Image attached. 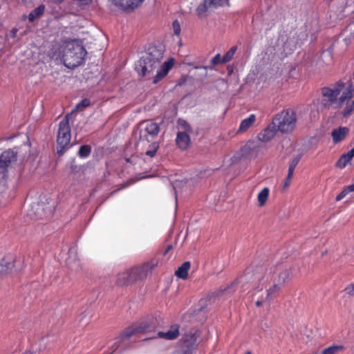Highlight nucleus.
Returning <instances> with one entry per match:
<instances>
[{
    "label": "nucleus",
    "mask_w": 354,
    "mask_h": 354,
    "mask_svg": "<svg viewBox=\"0 0 354 354\" xmlns=\"http://www.w3.org/2000/svg\"><path fill=\"white\" fill-rule=\"evenodd\" d=\"M344 87V84L341 81L337 82L333 87H323L322 88V105L325 108H330L337 103V96Z\"/></svg>",
    "instance_id": "6e6552de"
},
{
    "label": "nucleus",
    "mask_w": 354,
    "mask_h": 354,
    "mask_svg": "<svg viewBox=\"0 0 354 354\" xmlns=\"http://www.w3.org/2000/svg\"><path fill=\"white\" fill-rule=\"evenodd\" d=\"M91 104V101L88 98H84L81 100L77 105L76 109H79L81 108L88 107Z\"/></svg>",
    "instance_id": "4c0bfd02"
},
{
    "label": "nucleus",
    "mask_w": 354,
    "mask_h": 354,
    "mask_svg": "<svg viewBox=\"0 0 354 354\" xmlns=\"http://www.w3.org/2000/svg\"><path fill=\"white\" fill-rule=\"evenodd\" d=\"M178 124L179 128L182 130L181 132H186L187 133H189L192 131V128L187 121L184 120H179Z\"/></svg>",
    "instance_id": "473e14b6"
},
{
    "label": "nucleus",
    "mask_w": 354,
    "mask_h": 354,
    "mask_svg": "<svg viewBox=\"0 0 354 354\" xmlns=\"http://www.w3.org/2000/svg\"><path fill=\"white\" fill-rule=\"evenodd\" d=\"M178 147L181 149H186L190 143V138L186 132H178L176 138Z\"/></svg>",
    "instance_id": "a211bd4d"
},
{
    "label": "nucleus",
    "mask_w": 354,
    "mask_h": 354,
    "mask_svg": "<svg viewBox=\"0 0 354 354\" xmlns=\"http://www.w3.org/2000/svg\"><path fill=\"white\" fill-rule=\"evenodd\" d=\"M348 193L354 192V184L346 187Z\"/></svg>",
    "instance_id": "c03bdc74"
},
{
    "label": "nucleus",
    "mask_w": 354,
    "mask_h": 354,
    "mask_svg": "<svg viewBox=\"0 0 354 354\" xmlns=\"http://www.w3.org/2000/svg\"><path fill=\"white\" fill-rule=\"evenodd\" d=\"M297 117L292 109L281 111L272 120V124L282 133H288L295 127Z\"/></svg>",
    "instance_id": "39448f33"
},
{
    "label": "nucleus",
    "mask_w": 354,
    "mask_h": 354,
    "mask_svg": "<svg viewBox=\"0 0 354 354\" xmlns=\"http://www.w3.org/2000/svg\"><path fill=\"white\" fill-rule=\"evenodd\" d=\"M270 194V189L268 187H264L259 194L257 196V200L259 203V206L262 207L263 206L269 196Z\"/></svg>",
    "instance_id": "b1692460"
},
{
    "label": "nucleus",
    "mask_w": 354,
    "mask_h": 354,
    "mask_svg": "<svg viewBox=\"0 0 354 354\" xmlns=\"http://www.w3.org/2000/svg\"><path fill=\"white\" fill-rule=\"evenodd\" d=\"M294 171H295V168L288 167V174H287L288 178H292L293 174H294Z\"/></svg>",
    "instance_id": "37998d69"
},
{
    "label": "nucleus",
    "mask_w": 354,
    "mask_h": 354,
    "mask_svg": "<svg viewBox=\"0 0 354 354\" xmlns=\"http://www.w3.org/2000/svg\"><path fill=\"white\" fill-rule=\"evenodd\" d=\"M223 64L222 58L221 57V55L219 53L215 55L210 61V65L209 66H203L200 67H196V68H203V69H213L214 66L218 64Z\"/></svg>",
    "instance_id": "cd10ccee"
},
{
    "label": "nucleus",
    "mask_w": 354,
    "mask_h": 354,
    "mask_svg": "<svg viewBox=\"0 0 354 354\" xmlns=\"http://www.w3.org/2000/svg\"><path fill=\"white\" fill-rule=\"evenodd\" d=\"M140 126L139 142L142 141L154 142L153 141L160 131L159 125L151 120H147L141 122Z\"/></svg>",
    "instance_id": "1a4fd4ad"
},
{
    "label": "nucleus",
    "mask_w": 354,
    "mask_h": 354,
    "mask_svg": "<svg viewBox=\"0 0 354 354\" xmlns=\"http://www.w3.org/2000/svg\"><path fill=\"white\" fill-rule=\"evenodd\" d=\"M149 149L146 151V155L149 157H153L158 149V144L157 142H151L149 145Z\"/></svg>",
    "instance_id": "f704fd0d"
},
{
    "label": "nucleus",
    "mask_w": 354,
    "mask_h": 354,
    "mask_svg": "<svg viewBox=\"0 0 354 354\" xmlns=\"http://www.w3.org/2000/svg\"><path fill=\"white\" fill-rule=\"evenodd\" d=\"M256 117L254 114H251L248 118L243 120L240 124L239 131H245L249 129L254 122Z\"/></svg>",
    "instance_id": "5701e85b"
},
{
    "label": "nucleus",
    "mask_w": 354,
    "mask_h": 354,
    "mask_svg": "<svg viewBox=\"0 0 354 354\" xmlns=\"http://www.w3.org/2000/svg\"><path fill=\"white\" fill-rule=\"evenodd\" d=\"M45 6L44 4L39 5L38 7L32 10L28 15V21L31 23L34 22L35 19L41 17L45 12Z\"/></svg>",
    "instance_id": "aec40b11"
},
{
    "label": "nucleus",
    "mask_w": 354,
    "mask_h": 354,
    "mask_svg": "<svg viewBox=\"0 0 354 354\" xmlns=\"http://www.w3.org/2000/svg\"><path fill=\"white\" fill-rule=\"evenodd\" d=\"M245 354H252L250 351H247Z\"/></svg>",
    "instance_id": "6e6d98bb"
},
{
    "label": "nucleus",
    "mask_w": 354,
    "mask_h": 354,
    "mask_svg": "<svg viewBox=\"0 0 354 354\" xmlns=\"http://www.w3.org/2000/svg\"><path fill=\"white\" fill-rule=\"evenodd\" d=\"M190 268V263L189 261L184 262L175 272L177 277L186 279L188 277V271Z\"/></svg>",
    "instance_id": "412c9836"
},
{
    "label": "nucleus",
    "mask_w": 354,
    "mask_h": 354,
    "mask_svg": "<svg viewBox=\"0 0 354 354\" xmlns=\"http://www.w3.org/2000/svg\"><path fill=\"white\" fill-rule=\"evenodd\" d=\"M155 266L154 263H147L142 266L135 267L118 275L117 283L119 286H126L137 280L145 277L149 270Z\"/></svg>",
    "instance_id": "20e7f679"
},
{
    "label": "nucleus",
    "mask_w": 354,
    "mask_h": 354,
    "mask_svg": "<svg viewBox=\"0 0 354 354\" xmlns=\"http://www.w3.org/2000/svg\"><path fill=\"white\" fill-rule=\"evenodd\" d=\"M344 292L346 295H354V283L348 285L345 289Z\"/></svg>",
    "instance_id": "a19ab883"
},
{
    "label": "nucleus",
    "mask_w": 354,
    "mask_h": 354,
    "mask_svg": "<svg viewBox=\"0 0 354 354\" xmlns=\"http://www.w3.org/2000/svg\"><path fill=\"white\" fill-rule=\"evenodd\" d=\"M344 350V346L342 344L333 345L323 350L322 354H338Z\"/></svg>",
    "instance_id": "393cba45"
},
{
    "label": "nucleus",
    "mask_w": 354,
    "mask_h": 354,
    "mask_svg": "<svg viewBox=\"0 0 354 354\" xmlns=\"http://www.w3.org/2000/svg\"><path fill=\"white\" fill-rule=\"evenodd\" d=\"M210 3L212 4L213 8H217L219 6H223L225 4L228 3L229 0H209Z\"/></svg>",
    "instance_id": "c9c22d12"
},
{
    "label": "nucleus",
    "mask_w": 354,
    "mask_h": 354,
    "mask_svg": "<svg viewBox=\"0 0 354 354\" xmlns=\"http://www.w3.org/2000/svg\"><path fill=\"white\" fill-rule=\"evenodd\" d=\"M348 192L346 191V188L344 189L336 196V201H339L343 199L347 194Z\"/></svg>",
    "instance_id": "79ce46f5"
},
{
    "label": "nucleus",
    "mask_w": 354,
    "mask_h": 354,
    "mask_svg": "<svg viewBox=\"0 0 354 354\" xmlns=\"http://www.w3.org/2000/svg\"><path fill=\"white\" fill-rule=\"evenodd\" d=\"M291 178H288V176H286V178L284 181L283 187L286 188L288 187L290 184Z\"/></svg>",
    "instance_id": "a18cd8bd"
},
{
    "label": "nucleus",
    "mask_w": 354,
    "mask_h": 354,
    "mask_svg": "<svg viewBox=\"0 0 354 354\" xmlns=\"http://www.w3.org/2000/svg\"><path fill=\"white\" fill-rule=\"evenodd\" d=\"M26 354H31V353H26Z\"/></svg>",
    "instance_id": "4d7b16f0"
},
{
    "label": "nucleus",
    "mask_w": 354,
    "mask_h": 354,
    "mask_svg": "<svg viewBox=\"0 0 354 354\" xmlns=\"http://www.w3.org/2000/svg\"><path fill=\"white\" fill-rule=\"evenodd\" d=\"M16 160L17 153L11 149L6 150L0 155V180L6 178L8 167Z\"/></svg>",
    "instance_id": "9b49d317"
},
{
    "label": "nucleus",
    "mask_w": 354,
    "mask_h": 354,
    "mask_svg": "<svg viewBox=\"0 0 354 354\" xmlns=\"http://www.w3.org/2000/svg\"><path fill=\"white\" fill-rule=\"evenodd\" d=\"M91 151V148L89 145H82L80 147L78 155L80 157L86 158L89 156Z\"/></svg>",
    "instance_id": "2f4dec72"
},
{
    "label": "nucleus",
    "mask_w": 354,
    "mask_h": 354,
    "mask_svg": "<svg viewBox=\"0 0 354 354\" xmlns=\"http://www.w3.org/2000/svg\"><path fill=\"white\" fill-rule=\"evenodd\" d=\"M348 133V129L347 127H339L332 131V137L334 142L337 143L345 138L346 134Z\"/></svg>",
    "instance_id": "6ab92c4d"
},
{
    "label": "nucleus",
    "mask_w": 354,
    "mask_h": 354,
    "mask_svg": "<svg viewBox=\"0 0 354 354\" xmlns=\"http://www.w3.org/2000/svg\"><path fill=\"white\" fill-rule=\"evenodd\" d=\"M349 39L354 41V31L351 34Z\"/></svg>",
    "instance_id": "603ef678"
},
{
    "label": "nucleus",
    "mask_w": 354,
    "mask_h": 354,
    "mask_svg": "<svg viewBox=\"0 0 354 354\" xmlns=\"http://www.w3.org/2000/svg\"><path fill=\"white\" fill-rule=\"evenodd\" d=\"M80 5H88L92 0H77Z\"/></svg>",
    "instance_id": "49530a36"
},
{
    "label": "nucleus",
    "mask_w": 354,
    "mask_h": 354,
    "mask_svg": "<svg viewBox=\"0 0 354 354\" xmlns=\"http://www.w3.org/2000/svg\"><path fill=\"white\" fill-rule=\"evenodd\" d=\"M68 258L66 260V266L73 271H77L80 268V261L77 257V250L75 248L69 249Z\"/></svg>",
    "instance_id": "dca6fc26"
},
{
    "label": "nucleus",
    "mask_w": 354,
    "mask_h": 354,
    "mask_svg": "<svg viewBox=\"0 0 354 354\" xmlns=\"http://www.w3.org/2000/svg\"><path fill=\"white\" fill-rule=\"evenodd\" d=\"M174 189H175V192H176V185H174Z\"/></svg>",
    "instance_id": "5fc2aeb1"
},
{
    "label": "nucleus",
    "mask_w": 354,
    "mask_h": 354,
    "mask_svg": "<svg viewBox=\"0 0 354 354\" xmlns=\"http://www.w3.org/2000/svg\"><path fill=\"white\" fill-rule=\"evenodd\" d=\"M86 50L77 39L66 41L64 44L62 59L64 65L71 69L82 65L85 60Z\"/></svg>",
    "instance_id": "f03ea898"
},
{
    "label": "nucleus",
    "mask_w": 354,
    "mask_h": 354,
    "mask_svg": "<svg viewBox=\"0 0 354 354\" xmlns=\"http://www.w3.org/2000/svg\"><path fill=\"white\" fill-rule=\"evenodd\" d=\"M281 286L282 285L274 280V284L267 290L266 300L270 301L272 299V295L277 292L281 288Z\"/></svg>",
    "instance_id": "c85d7f7f"
},
{
    "label": "nucleus",
    "mask_w": 354,
    "mask_h": 354,
    "mask_svg": "<svg viewBox=\"0 0 354 354\" xmlns=\"http://www.w3.org/2000/svg\"><path fill=\"white\" fill-rule=\"evenodd\" d=\"M52 1L56 4H59L64 1V0H52Z\"/></svg>",
    "instance_id": "8fccbe9b"
},
{
    "label": "nucleus",
    "mask_w": 354,
    "mask_h": 354,
    "mask_svg": "<svg viewBox=\"0 0 354 354\" xmlns=\"http://www.w3.org/2000/svg\"><path fill=\"white\" fill-rule=\"evenodd\" d=\"M174 64L173 58L169 59L167 62H165L162 65L158 67L156 75L154 76L153 80V84H157L162 79H163L171 69Z\"/></svg>",
    "instance_id": "4468645a"
},
{
    "label": "nucleus",
    "mask_w": 354,
    "mask_h": 354,
    "mask_svg": "<svg viewBox=\"0 0 354 354\" xmlns=\"http://www.w3.org/2000/svg\"><path fill=\"white\" fill-rule=\"evenodd\" d=\"M262 304H263V301H259L258 300V301H256V305L257 306H259V307L261 306L262 305Z\"/></svg>",
    "instance_id": "3c124183"
},
{
    "label": "nucleus",
    "mask_w": 354,
    "mask_h": 354,
    "mask_svg": "<svg viewBox=\"0 0 354 354\" xmlns=\"http://www.w3.org/2000/svg\"><path fill=\"white\" fill-rule=\"evenodd\" d=\"M351 160V159H350L346 153H344L336 162V166L339 169H343L350 162Z\"/></svg>",
    "instance_id": "7c9ffc66"
},
{
    "label": "nucleus",
    "mask_w": 354,
    "mask_h": 354,
    "mask_svg": "<svg viewBox=\"0 0 354 354\" xmlns=\"http://www.w3.org/2000/svg\"><path fill=\"white\" fill-rule=\"evenodd\" d=\"M263 268H258L257 272L252 275V283H257V286L256 284L254 285V288L258 291L262 290L266 283L271 279L270 274L272 272H266L265 274H263Z\"/></svg>",
    "instance_id": "ddd939ff"
},
{
    "label": "nucleus",
    "mask_w": 354,
    "mask_h": 354,
    "mask_svg": "<svg viewBox=\"0 0 354 354\" xmlns=\"http://www.w3.org/2000/svg\"><path fill=\"white\" fill-rule=\"evenodd\" d=\"M156 323L145 320L138 324L133 325L119 337H116L114 342L110 346L111 352L110 354H119L125 350L129 344V338L136 333H150L155 331Z\"/></svg>",
    "instance_id": "f257e3e1"
},
{
    "label": "nucleus",
    "mask_w": 354,
    "mask_h": 354,
    "mask_svg": "<svg viewBox=\"0 0 354 354\" xmlns=\"http://www.w3.org/2000/svg\"><path fill=\"white\" fill-rule=\"evenodd\" d=\"M250 278V272L248 271L246 272L243 276L238 278L236 280H235L233 283H231L230 286H227L224 289H221V292H230V287H233L234 286H237L239 284H241L243 286L244 283Z\"/></svg>",
    "instance_id": "4be33fe9"
},
{
    "label": "nucleus",
    "mask_w": 354,
    "mask_h": 354,
    "mask_svg": "<svg viewBox=\"0 0 354 354\" xmlns=\"http://www.w3.org/2000/svg\"><path fill=\"white\" fill-rule=\"evenodd\" d=\"M353 95L354 89H353V86L350 85L349 87L343 92L339 98V104L346 103V106L342 111V115L344 117L349 115L354 110V100H352Z\"/></svg>",
    "instance_id": "f8f14e48"
},
{
    "label": "nucleus",
    "mask_w": 354,
    "mask_h": 354,
    "mask_svg": "<svg viewBox=\"0 0 354 354\" xmlns=\"http://www.w3.org/2000/svg\"><path fill=\"white\" fill-rule=\"evenodd\" d=\"M179 326L178 324L171 325L166 332L158 331L156 336H151L149 339L159 337L167 340L176 339L179 336Z\"/></svg>",
    "instance_id": "2eb2a0df"
},
{
    "label": "nucleus",
    "mask_w": 354,
    "mask_h": 354,
    "mask_svg": "<svg viewBox=\"0 0 354 354\" xmlns=\"http://www.w3.org/2000/svg\"><path fill=\"white\" fill-rule=\"evenodd\" d=\"M70 115H66L59 124V129L57 136V153L62 156L70 145L71 127L69 125Z\"/></svg>",
    "instance_id": "423d86ee"
},
{
    "label": "nucleus",
    "mask_w": 354,
    "mask_h": 354,
    "mask_svg": "<svg viewBox=\"0 0 354 354\" xmlns=\"http://www.w3.org/2000/svg\"><path fill=\"white\" fill-rule=\"evenodd\" d=\"M145 0H131V3L127 4V6H132V10H134L138 7H139L144 1Z\"/></svg>",
    "instance_id": "ea45409f"
},
{
    "label": "nucleus",
    "mask_w": 354,
    "mask_h": 354,
    "mask_svg": "<svg viewBox=\"0 0 354 354\" xmlns=\"http://www.w3.org/2000/svg\"><path fill=\"white\" fill-rule=\"evenodd\" d=\"M24 261L21 258L16 259L12 255L8 254L0 260V277H3L12 269L19 271L22 269Z\"/></svg>",
    "instance_id": "9d476101"
},
{
    "label": "nucleus",
    "mask_w": 354,
    "mask_h": 354,
    "mask_svg": "<svg viewBox=\"0 0 354 354\" xmlns=\"http://www.w3.org/2000/svg\"><path fill=\"white\" fill-rule=\"evenodd\" d=\"M289 274L290 273H289L288 270L285 269V270H282L281 272H279V274L278 275V279L275 281L277 282H278L279 283H280L281 285H283L285 283L286 280L289 277Z\"/></svg>",
    "instance_id": "72a5a7b5"
},
{
    "label": "nucleus",
    "mask_w": 354,
    "mask_h": 354,
    "mask_svg": "<svg viewBox=\"0 0 354 354\" xmlns=\"http://www.w3.org/2000/svg\"><path fill=\"white\" fill-rule=\"evenodd\" d=\"M44 209L43 205L37 204L35 212V218L36 219H44L51 216V211H48V212H44V215L41 214Z\"/></svg>",
    "instance_id": "bb28decb"
},
{
    "label": "nucleus",
    "mask_w": 354,
    "mask_h": 354,
    "mask_svg": "<svg viewBox=\"0 0 354 354\" xmlns=\"http://www.w3.org/2000/svg\"><path fill=\"white\" fill-rule=\"evenodd\" d=\"M197 331L191 329L183 335L177 344V351L179 354H192L198 346Z\"/></svg>",
    "instance_id": "0eeeda50"
},
{
    "label": "nucleus",
    "mask_w": 354,
    "mask_h": 354,
    "mask_svg": "<svg viewBox=\"0 0 354 354\" xmlns=\"http://www.w3.org/2000/svg\"><path fill=\"white\" fill-rule=\"evenodd\" d=\"M301 156H302V154L299 153V154L297 155L295 158H293L289 164V167L295 169L297 164L299 163L300 159L301 158Z\"/></svg>",
    "instance_id": "58836bf2"
},
{
    "label": "nucleus",
    "mask_w": 354,
    "mask_h": 354,
    "mask_svg": "<svg viewBox=\"0 0 354 354\" xmlns=\"http://www.w3.org/2000/svg\"><path fill=\"white\" fill-rule=\"evenodd\" d=\"M172 28H173L174 35H178V36L180 35L181 28H180V23L178 20H175L173 21Z\"/></svg>",
    "instance_id": "e433bc0d"
},
{
    "label": "nucleus",
    "mask_w": 354,
    "mask_h": 354,
    "mask_svg": "<svg viewBox=\"0 0 354 354\" xmlns=\"http://www.w3.org/2000/svg\"><path fill=\"white\" fill-rule=\"evenodd\" d=\"M277 131V128L272 123L260 132L257 138L260 141L267 142L274 138Z\"/></svg>",
    "instance_id": "f3484780"
},
{
    "label": "nucleus",
    "mask_w": 354,
    "mask_h": 354,
    "mask_svg": "<svg viewBox=\"0 0 354 354\" xmlns=\"http://www.w3.org/2000/svg\"><path fill=\"white\" fill-rule=\"evenodd\" d=\"M163 51L156 46H150L147 52L136 64L135 69L140 76H149L160 64Z\"/></svg>",
    "instance_id": "7ed1b4c3"
},
{
    "label": "nucleus",
    "mask_w": 354,
    "mask_h": 354,
    "mask_svg": "<svg viewBox=\"0 0 354 354\" xmlns=\"http://www.w3.org/2000/svg\"><path fill=\"white\" fill-rule=\"evenodd\" d=\"M210 8H213L212 4L210 3V1L203 0V1L198 6L196 9L197 14L198 15H203Z\"/></svg>",
    "instance_id": "a878e982"
},
{
    "label": "nucleus",
    "mask_w": 354,
    "mask_h": 354,
    "mask_svg": "<svg viewBox=\"0 0 354 354\" xmlns=\"http://www.w3.org/2000/svg\"><path fill=\"white\" fill-rule=\"evenodd\" d=\"M172 249L171 245H168L167 246V248L165 249V254L167 253L169 251H170Z\"/></svg>",
    "instance_id": "de8ad7c7"
},
{
    "label": "nucleus",
    "mask_w": 354,
    "mask_h": 354,
    "mask_svg": "<svg viewBox=\"0 0 354 354\" xmlns=\"http://www.w3.org/2000/svg\"><path fill=\"white\" fill-rule=\"evenodd\" d=\"M350 152L354 156V147L350 150Z\"/></svg>",
    "instance_id": "864d4df0"
},
{
    "label": "nucleus",
    "mask_w": 354,
    "mask_h": 354,
    "mask_svg": "<svg viewBox=\"0 0 354 354\" xmlns=\"http://www.w3.org/2000/svg\"><path fill=\"white\" fill-rule=\"evenodd\" d=\"M236 50H237V47L236 46L231 47L230 49L223 56V57H222L223 64L230 62L232 59Z\"/></svg>",
    "instance_id": "c756f323"
},
{
    "label": "nucleus",
    "mask_w": 354,
    "mask_h": 354,
    "mask_svg": "<svg viewBox=\"0 0 354 354\" xmlns=\"http://www.w3.org/2000/svg\"><path fill=\"white\" fill-rule=\"evenodd\" d=\"M346 156L350 158V159L352 160V158L354 157V156L351 153L350 151H348L347 153H346Z\"/></svg>",
    "instance_id": "09e8293b"
}]
</instances>
